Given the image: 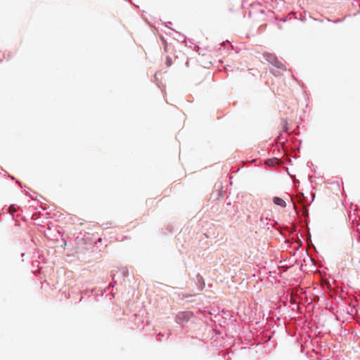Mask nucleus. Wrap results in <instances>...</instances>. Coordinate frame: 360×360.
<instances>
[{
    "label": "nucleus",
    "instance_id": "obj_1",
    "mask_svg": "<svg viewBox=\"0 0 360 360\" xmlns=\"http://www.w3.org/2000/svg\"><path fill=\"white\" fill-rule=\"evenodd\" d=\"M264 56L268 62H269L270 63H271L277 67H279V65H278L279 62L278 61L276 57L274 54L267 53H264Z\"/></svg>",
    "mask_w": 360,
    "mask_h": 360
},
{
    "label": "nucleus",
    "instance_id": "obj_2",
    "mask_svg": "<svg viewBox=\"0 0 360 360\" xmlns=\"http://www.w3.org/2000/svg\"><path fill=\"white\" fill-rule=\"evenodd\" d=\"M273 202L274 204L279 205L282 207H285L286 206L285 202L282 198H281L279 197H274L273 198Z\"/></svg>",
    "mask_w": 360,
    "mask_h": 360
},
{
    "label": "nucleus",
    "instance_id": "obj_3",
    "mask_svg": "<svg viewBox=\"0 0 360 360\" xmlns=\"http://www.w3.org/2000/svg\"><path fill=\"white\" fill-rule=\"evenodd\" d=\"M8 210L11 214H13L14 212H17L18 208L15 205H11L8 208Z\"/></svg>",
    "mask_w": 360,
    "mask_h": 360
},
{
    "label": "nucleus",
    "instance_id": "obj_4",
    "mask_svg": "<svg viewBox=\"0 0 360 360\" xmlns=\"http://www.w3.org/2000/svg\"><path fill=\"white\" fill-rule=\"evenodd\" d=\"M282 122H283V130L285 131H288V127H287L288 122H287V120H285V119H282Z\"/></svg>",
    "mask_w": 360,
    "mask_h": 360
},
{
    "label": "nucleus",
    "instance_id": "obj_5",
    "mask_svg": "<svg viewBox=\"0 0 360 360\" xmlns=\"http://www.w3.org/2000/svg\"><path fill=\"white\" fill-rule=\"evenodd\" d=\"M166 64L167 65V66H170L172 64V58L169 56H167Z\"/></svg>",
    "mask_w": 360,
    "mask_h": 360
}]
</instances>
